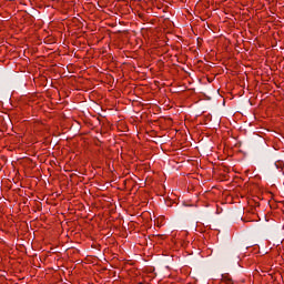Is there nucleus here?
I'll return each mask as SVG.
<instances>
[{
  "instance_id": "nucleus-1",
  "label": "nucleus",
  "mask_w": 284,
  "mask_h": 284,
  "mask_svg": "<svg viewBox=\"0 0 284 284\" xmlns=\"http://www.w3.org/2000/svg\"><path fill=\"white\" fill-rule=\"evenodd\" d=\"M222 280H223L226 284H234V280H232V276H230V274L222 275Z\"/></svg>"
},
{
  "instance_id": "nucleus-2",
  "label": "nucleus",
  "mask_w": 284,
  "mask_h": 284,
  "mask_svg": "<svg viewBox=\"0 0 284 284\" xmlns=\"http://www.w3.org/2000/svg\"><path fill=\"white\" fill-rule=\"evenodd\" d=\"M185 205V207H191L192 205H190V204H184Z\"/></svg>"
}]
</instances>
